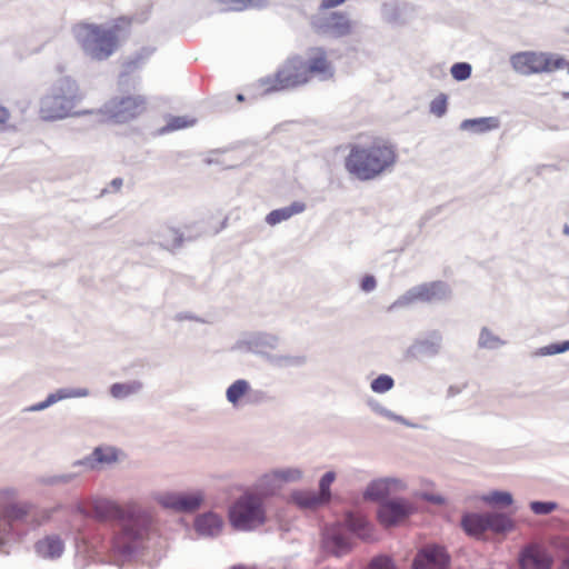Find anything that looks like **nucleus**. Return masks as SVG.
Wrapping results in <instances>:
<instances>
[{
    "label": "nucleus",
    "instance_id": "37",
    "mask_svg": "<svg viewBox=\"0 0 569 569\" xmlns=\"http://www.w3.org/2000/svg\"><path fill=\"white\" fill-rule=\"evenodd\" d=\"M79 476H80V472L67 471V472H61V473H57V475L42 476L39 479V482L41 485H46V486L67 485V483L72 482Z\"/></svg>",
    "mask_w": 569,
    "mask_h": 569
},
{
    "label": "nucleus",
    "instance_id": "1",
    "mask_svg": "<svg viewBox=\"0 0 569 569\" xmlns=\"http://www.w3.org/2000/svg\"><path fill=\"white\" fill-rule=\"evenodd\" d=\"M91 509V517L98 520L120 521V530L112 535L106 546L114 557H130L150 536L153 520L143 509L123 510L116 501L107 498H93Z\"/></svg>",
    "mask_w": 569,
    "mask_h": 569
},
{
    "label": "nucleus",
    "instance_id": "31",
    "mask_svg": "<svg viewBox=\"0 0 569 569\" xmlns=\"http://www.w3.org/2000/svg\"><path fill=\"white\" fill-rule=\"evenodd\" d=\"M507 342L495 333L490 328L482 327L478 337V347L486 350H498L503 347Z\"/></svg>",
    "mask_w": 569,
    "mask_h": 569
},
{
    "label": "nucleus",
    "instance_id": "28",
    "mask_svg": "<svg viewBox=\"0 0 569 569\" xmlns=\"http://www.w3.org/2000/svg\"><path fill=\"white\" fill-rule=\"evenodd\" d=\"M249 391V381L246 379H238L227 388L226 398L233 408H238L241 398H243Z\"/></svg>",
    "mask_w": 569,
    "mask_h": 569
},
{
    "label": "nucleus",
    "instance_id": "35",
    "mask_svg": "<svg viewBox=\"0 0 569 569\" xmlns=\"http://www.w3.org/2000/svg\"><path fill=\"white\" fill-rule=\"evenodd\" d=\"M388 496L389 492L385 478H378L370 481L363 491V497L373 501H383Z\"/></svg>",
    "mask_w": 569,
    "mask_h": 569
},
{
    "label": "nucleus",
    "instance_id": "61",
    "mask_svg": "<svg viewBox=\"0 0 569 569\" xmlns=\"http://www.w3.org/2000/svg\"><path fill=\"white\" fill-rule=\"evenodd\" d=\"M9 119L8 109H0V130L4 128L6 122Z\"/></svg>",
    "mask_w": 569,
    "mask_h": 569
},
{
    "label": "nucleus",
    "instance_id": "56",
    "mask_svg": "<svg viewBox=\"0 0 569 569\" xmlns=\"http://www.w3.org/2000/svg\"><path fill=\"white\" fill-rule=\"evenodd\" d=\"M419 497L422 499V500H426V501H429V502H432L435 505H443L445 503V498L440 495H433V493H427V492H422L419 495Z\"/></svg>",
    "mask_w": 569,
    "mask_h": 569
},
{
    "label": "nucleus",
    "instance_id": "50",
    "mask_svg": "<svg viewBox=\"0 0 569 569\" xmlns=\"http://www.w3.org/2000/svg\"><path fill=\"white\" fill-rule=\"evenodd\" d=\"M549 545L558 551L569 553V538L565 536H552Z\"/></svg>",
    "mask_w": 569,
    "mask_h": 569
},
{
    "label": "nucleus",
    "instance_id": "3",
    "mask_svg": "<svg viewBox=\"0 0 569 569\" xmlns=\"http://www.w3.org/2000/svg\"><path fill=\"white\" fill-rule=\"evenodd\" d=\"M131 23L132 20L128 17L116 19L109 28L80 23L74 28V37L88 54L103 60L117 50L120 39L129 33Z\"/></svg>",
    "mask_w": 569,
    "mask_h": 569
},
{
    "label": "nucleus",
    "instance_id": "26",
    "mask_svg": "<svg viewBox=\"0 0 569 569\" xmlns=\"http://www.w3.org/2000/svg\"><path fill=\"white\" fill-rule=\"evenodd\" d=\"M143 385L139 380H131L127 382H116L110 386V395L118 400L126 399L130 396L139 393Z\"/></svg>",
    "mask_w": 569,
    "mask_h": 569
},
{
    "label": "nucleus",
    "instance_id": "10",
    "mask_svg": "<svg viewBox=\"0 0 569 569\" xmlns=\"http://www.w3.org/2000/svg\"><path fill=\"white\" fill-rule=\"evenodd\" d=\"M443 346V336L439 330H430L417 337L407 348L406 355L416 360L437 357Z\"/></svg>",
    "mask_w": 569,
    "mask_h": 569
},
{
    "label": "nucleus",
    "instance_id": "5",
    "mask_svg": "<svg viewBox=\"0 0 569 569\" xmlns=\"http://www.w3.org/2000/svg\"><path fill=\"white\" fill-rule=\"evenodd\" d=\"M512 68L520 74L552 73L563 70L567 60L563 56L545 51H522L511 56Z\"/></svg>",
    "mask_w": 569,
    "mask_h": 569
},
{
    "label": "nucleus",
    "instance_id": "59",
    "mask_svg": "<svg viewBox=\"0 0 569 569\" xmlns=\"http://www.w3.org/2000/svg\"><path fill=\"white\" fill-rule=\"evenodd\" d=\"M49 407L46 405V400L34 403L30 407H27L23 411L26 412H36V411H42L48 409Z\"/></svg>",
    "mask_w": 569,
    "mask_h": 569
},
{
    "label": "nucleus",
    "instance_id": "33",
    "mask_svg": "<svg viewBox=\"0 0 569 569\" xmlns=\"http://www.w3.org/2000/svg\"><path fill=\"white\" fill-rule=\"evenodd\" d=\"M347 528L356 533L361 539H367L369 536L368 521L366 517L359 513L349 512L345 519Z\"/></svg>",
    "mask_w": 569,
    "mask_h": 569
},
{
    "label": "nucleus",
    "instance_id": "47",
    "mask_svg": "<svg viewBox=\"0 0 569 569\" xmlns=\"http://www.w3.org/2000/svg\"><path fill=\"white\" fill-rule=\"evenodd\" d=\"M62 393V399H73V398H86L90 396V390L84 387H78V388H60Z\"/></svg>",
    "mask_w": 569,
    "mask_h": 569
},
{
    "label": "nucleus",
    "instance_id": "64",
    "mask_svg": "<svg viewBox=\"0 0 569 569\" xmlns=\"http://www.w3.org/2000/svg\"><path fill=\"white\" fill-rule=\"evenodd\" d=\"M447 109H431V111L438 117H442L446 113Z\"/></svg>",
    "mask_w": 569,
    "mask_h": 569
},
{
    "label": "nucleus",
    "instance_id": "42",
    "mask_svg": "<svg viewBox=\"0 0 569 569\" xmlns=\"http://www.w3.org/2000/svg\"><path fill=\"white\" fill-rule=\"evenodd\" d=\"M156 501L163 508L171 509L173 511L179 510V492L167 491L156 496Z\"/></svg>",
    "mask_w": 569,
    "mask_h": 569
},
{
    "label": "nucleus",
    "instance_id": "36",
    "mask_svg": "<svg viewBox=\"0 0 569 569\" xmlns=\"http://www.w3.org/2000/svg\"><path fill=\"white\" fill-rule=\"evenodd\" d=\"M221 12L243 11L254 7L260 0H216Z\"/></svg>",
    "mask_w": 569,
    "mask_h": 569
},
{
    "label": "nucleus",
    "instance_id": "24",
    "mask_svg": "<svg viewBox=\"0 0 569 569\" xmlns=\"http://www.w3.org/2000/svg\"><path fill=\"white\" fill-rule=\"evenodd\" d=\"M461 527L470 536H480L487 530V513H466Z\"/></svg>",
    "mask_w": 569,
    "mask_h": 569
},
{
    "label": "nucleus",
    "instance_id": "41",
    "mask_svg": "<svg viewBox=\"0 0 569 569\" xmlns=\"http://www.w3.org/2000/svg\"><path fill=\"white\" fill-rule=\"evenodd\" d=\"M30 503H12L4 509V517L10 520H20L29 513Z\"/></svg>",
    "mask_w": 569,
    "mask_h": 569
},
{
    "label": "nucleus",
    "instance_id": "21",
    "mask_svg": "<svg viewBox=\"0 0 569 569\" xmlns=\"http://www.w3.org/2000/svg\"><path fill=\"white\" fill-rule=\"evenodd\" d=\"M306 210V204L300 201H295L290 206L282 207L270 211L266 216V223L269 226H276L283 221L289 220L295 214L302 213Z\"/></svg>",
    "mask_w": 569,
    "mask_h": 569
},
{
    "label": "nucleus",
    "instance_id": "13",
    "mask_svg": "<svg viewBox=\"0 0 569 569\" xmlns=\"http://www.w3.org/2000/svg\"><path fill=\"white\" fill-rule=\"evenodd\" d=\"M519 563L521 569H551L553 557L546 549L531 545L522 550Z\"/></svg>",
    "mask_w": 569,
    "mask_h": 569
},
{
    "label": "nucleus",
    "instance_id": "43",
    "mask_svg": "<svg viewBox=\"0 0 569 569\" xmlns=\"http://www.w3.org/2000/svg\"><path fill=\"white\" fill-rule=\"evenodd\" d=\"M482 500L490 505H502V506H509L512 503V495L508 491H492L486 496L482 497Z\"/></svg>",
    "mask_w": 569,
    "mask_h": 569
},
{
    "label": "nucleus",
    "instance_id": "58",
    "mask_svg": "<svg viewBox=\"0 0 569 569\" xmlns=\"http://www.w3.org/2000/svg\"><path fill=\"white\" fill-rule=\"evenodd\" d=\"M347 0H322L319 8L321 10H327V9H331V8H335V7H338V6H341L346 2Z\"/></svg>",
    "mask_w": 569,
    "mask_h": 569
},
{
    "label": "nucleus",
    "instance_id": "39",
    "mask_svg": "<svg viewBox=\"0 0 569 569\" xmlns=\"http://www.w3.org/2000/svg\"><path fill=\"white\" fill-rule=\"evenodd\" d=\"M161 237H162L161 244L164 248L170 249V250L181 247V244L183 242L182 234L177 229H173V228L164 229Z\"/></svg>",
    "mask_w": 569,
    "mask_h": 569
},
{
    "label": "nucleus",
    "instance_id": "11",
    "mask_svg": "<svg viewBox=\"0 0 569 569\" xmlns=\"http://www.w3.org/2000/svg\"><path fill=\"white\" fill-rule=\"evenodd\" d=\"M450 556L438 545H429L418 551L412 569H449Z\"/></svg>",
    "mask_w": 569,
    "mask_h": 569
},
{
    "label": "nucleus",
    "instance_id": "51",
    "mask_svg": "<svg viewBox=\"0 0 569 569\" xmlns=\"http://www.w3.org/2000/svg\"><path fill=\"white\" fill-rule=\"evenodd\" d=\"M369 569H393V563L390 558L379 556L370 561Z\"/></svg>",
    "mask_w": 569,
    "mask_h": 569
},
{
    "label": "nucleus",
    "instance_id": "48",
    "mask_svg": "<svg viewBox=\"0 0 569 569\" xmlns=\"http://www.w3.org/2000/svg\"><path fill=\"white\" fill-rule=\"evenodd\" d=\"M385 480L388 487L389 496L401 492L407 489V483L403 479L396 477H386Z\"/></svg>",
    "mask_w": 569,
    "mask_h": 569
},
{
    "label": "nucleus",
    "instance_id": "62",
    "mask_svg": "<svg viewBox=\"0 0 569 569\" xmlns=\"http://www.w3.org/2000/svg\"><path fill=\"white\" fill-rule=\"evenodd\" d=\"M446 104H447V97L445 94H440L437 99H435L431 107H446Z\"/></svg>",
    "mask_w": 569,
    "mask_h": 569
},
{
    "label": "nucleus",
    "instance_id": "32",
    "mask_svg": "<svg viewBox=\"0 0 569 569\" xmlns=\"http://www.w3.org/2000/svg\"><path fill=\"white\" fill-rule=\"evenodd\" d=\"M368 406L369 408L377 415L390 420V421H395V422H398V423H401L406 427H409V428H419L418 425L409 421L408 419H406L405 417L400 416V415H397L396 412L389 410L388 408H386L385 406H382L379 401L377 400H369L368 401Z\"/></svg>",
    "mask_w": 569,
    "mask_h": 569
},
{
    "label": "nucleus",
    "instance_id": "52",
    "mask_svg": "<svg viewBox=\"0 0 569 569\" xmlns=\"http://www.w3.org/2000/svg\"><path fill=\"white\" fill-rule=\"evenodd\" d=\"M173 320L177 322H183V321H196L199 323H204L206 321L198 317L197 315L190 312V311H180L177 312L173 317Z\"/></svg>",
    "mask_w": 569,
    "mask_h": 569
},
{
    "label": "nucleus",
    "instance_id": "14",
    "mask_svg": "<svg viewBox=\"0 0 569 569\" xmlns=\"http://www.w3.org/2000/svg\"><path fill=\"white\" fill-rule=\"evenodd\" d=\"M323 548L337 557L348 552L351 548L349 537L341 525L326 528L322 537Z\"/></svg>",
    "mask_w": 569,
    "mask_h": 569
},
{
    "label": "nucleus",
    "instance_id": "17",
    "mask_svg": "<svg viewBox=\"0 0 569 569\" xmlns=\"http://www.w3.org/2000/svg\"><path fill=\"white\" fill-rule=\"evenodd\" d=\"M193 526L200 537L214 538L220 535L223 521L222 518L214 512H204L196 518Z\"/></svg>",
    "mask_w": 569,
    "mask_h": 569
},
{
    "label": "nucleus",
    "instance_id": "25",
    "mask_svg": "<svg viewBox=\"0 0 569 569\" xmlns=\"http://www.w3.org/2000/svg\"><path fill=\"white\" fill-rule=\"evenodd\" d=\"M72 109H39V118L44 121H57L69 117H81L93 114V110L83 109L71 111Z\"/></svg>",
    "mask_w": 569,
    "mask_h": 569
},
{
    "label": "nucleus",
    "instance_id": "6",
    "mask_svg": "<svg viewBox=\"0 0 569 569\" xmlns=\"http://www.w3.org/2000/svg\"><path fill=\"white\" fill-rule=\"evenodd\" d=\"M305 69L306 62L301 58L289 59L273 77L260 81L259 92L267 94L307 83L309 79Z\"/></svg>",
    "mask_w": 569,
    "mask_h": 569
},
{
    "label": "nucleus",
    "instance_id": "12",
    "mask_svg": "<svg viewBox=\"0 0 569 569\" xmlns=\"http://www.w3.org/2000/svg\"><path fill=\"white\" fill-rule=\"evenodd\" d=\"M120 451L111 446H100L84 458L72 463L73 468H82L84 471L99 470L102 467L111 466L119 460Z\"/></svg>",
    "mask_w": 569,
    "mask_h": 569
},
{
    "label": "nucleus",
    "instance_id": "30",
    "mask_svg": "<svg viewBox=\"0 0 569 569\" xmlns=\"http://www.w3.org/2000/svg\"><path fill=\"white\" fill-rule=\"evenodd\" d=\"M515 528L512 519L502 513L489 512L487 513V530L496 533H503Z\"/></svg>",
    "mask_w": 569,
    "mask_h": 569
},
{
    "label": "nucleus",
    "instance_id": "18",
    "mask_svg": "<svg viewBox=\"0 0 569 569\" xmlns=\"http://www.w3.org/2000/svg\"><path fill=\"white\" fill-rule=\"evenodd\" d=\"M37 555L42 559L56 560L64 551V542L58 535H49L34 545Z\"/></svg>",
    "mask_w": 569,
    "mask_h": 569
},
{
    "label": "nucleus",
    "instance_id": "4",
    "mask_svg": "<svg viewBox=\"0 0 569 569\" xmlns=\"http://www.w3.org/2000/svg\"><path fill=\"white\" fill-rule=\"evenodd\" d=\"M280 338L276 333L268 331H250L242 333L232 350L252 353L264 360L269 366L277 369H286L300 367L306 362L305 357L288 353H274L278 348Z\"/></svg>",
    "mask_w": 569,
    "mask_h": 569
},
{
    "label": "nucleus",
    "instance_id": "54",
    "mask_svg": "<svg viewBox=\"0 0 569 569\" xmlns=\"http://www.w3.org/2000/svg\"><path fill=\"white\" fill-rule=\"evenodd\" d=\"M226 150H212L208 153L206 158V162L208 164H224L226 167H232L233 164H227L223 160L220 159V156L224 153Z\"/></svg>",
    "mask_w": 569,
    "mask_h": 569
},
{
    "label": "nucleus",
    "instance_id": "55",
    "mask_svg": "<svg viewBox=\"0 0 569 569\" xmlns=\"http://www.w3.org/2000/svg\"><path fill=\"white\" fill-rule=\"evenodd\" d=\"M146 101L142 97H126L121 100L120 104L121 107H140L141 104H144Z\"/></svg>",
    "mask_w": 569,
    "mask_h": 569
},
{
    "label": "nucleus",
    "instance_id": "7",
    "mask_svg": "<svg viewBox=\"0 0 569 569\" xmlns=\"http://www.w3.org/2000/svg\"><path fill=\"white\" fill-rule=\"evenodd\" d=\"M229 517L236 529L251 530L264 521L263 500L254 492H244L230 508Z\"/></svg>",
    "mask_w": 569,
    "mask_h": 569
},
{
    "label": "nucleus",
    "instance_id": "15",
    "mask_svg": "<svg viewBox=\"0 0 569 569\" xmlns=\"http://www.w3.org/2000/svg\"><path fill=\"white\" fill-rule=\"evenodd\" d=\"M308 79L313 76H319L322 79H328L333 76L331 62L328 60L327 52L322 48H312L309 52L306 69Z\"/></svg>",
    "mask_w": 569,
    "mask_h": 569
},
{
    "label": "nucleus",
    "instance_id": "9",
    "mask_svg": "<svg viewBox=\"0 0 569 569\" xmlns=\"http://www.w3.org/2000/svg\"><path fill=\"white\" fill-rule=\"evenodd\" d=\"M416 511V505L405 498L385 499L378 508L377 516L382 526L393 527L407 520Z\"/></svg>",
    "mask_w": 569,
    "mask_h": 569
},
{
    "label": "nucleus",
    "instance_id": "19",
    "mask_svg": "<svg viewBox=\"0 0 569 569\" xmlns=\"http://www.w3.org/2000/svg\"><path fill=\"white\" fill-rule=\"evenodd\" d=\"M254 493L262 500L279 493L282 489L274 469L261 475L253 485Z\"/></svg>",
    "mask_w": 569,
    "mask_h": 569
},
{
    "label": "nucleus",
    "instance_id": "16",
    "mask_svg": "<svg viewBox=\"0 0 569 569\" xmlns=\"http://www.w3.org/2000/svg\"><path fill=\"white\" fill-rule=\"evenodd\" d=\"M315 28L323 33H330L333 37H346L352 31V22L348 14L335 11L322 23H315Z\"/></svg>",
    "mask_w": 569,
    "mask_h": 569
},
{
    "label": "nucleus",
    "instance_id": "63",
    "mask_svg": "<svg viewBox=\"0 0 569 569\" xmlns=\"http://www.w3.org/2000/svg\"><path fill=\"white\" fill-rule=\"evenodd\" d=\"M123 184V180L121 178H114L111 182H110V187L113 189V190H119Z\"/></svg>",
    "mask_w": 569,
    "mask_h": 569
},
{
    "label": "nucleus",
    "instance_id": "2",
    "mask_svg": "<svg viewBox=\"0 0 569 569\" xmlns=\"http://www.w3.org/2000/svg\"><path fill=\"white\" fill-rule=\"evenodd\" d=\"M398 161L397 148L388 140L377 138L368 143L351 144L345 160L349 174L360 181H372L393 171Z\"/></svg>",
    "mask_w": 569,
    "mask_h": 569
},
{
    "label": "nucleus",
    "instance_id": "46",
    "mask_svg": "<svg viewBox=\"0 0 569 569\" xmlns=\"http://www.w3.org/2000/svg\"><path fill=\"white\" fill-rule=\"evenodd\" d=\"M558 505L553 501H532L530 502V509L536 515H549L556 510Z\"/></svg>",
    "mask_w": 569,
    "mask_h": 569
},
{
    "label": "nucleus",
    "instance_id": "57",
    "mask_svg": "<svg viewBox=\"0 0 569 569\" xmlns=\"http://www.w3.org/2000/svg\"><path fill=\"white\" fill-rule=\"evenodd\" d=\"M44 400H46V405L48 407H51L59 401H62L63 399H62L61 390L58 389L54 392L49 393Z\"/></svg>",
    "mask_w": 569,
    "mask_h": 569
},
{
    "label": "nucleus",
    "instance_id": "27",
    "mask_svg": "<svg viewBox=\"0 0 569 569\" xmlns=\"http://www.w3.org/2000/svg\"><path fill=\"white\" fill-rule=\"evenodd\" d=\"M204 501V493L201 490L192 492H179L178 512H193L201 507Z\"/></svg>",
    "mask_w": 569,
    "mask_h": 569
},
{
    "label": "nucleus",
    "instance_id": "40",
    "mask_svg": "<svg viewBox=\"0 0 569 569\" xmlns=\"http://www.w3.org/2000/svg\"><path fill=\"white\" fill-rule=\"evenodd\" d=\"M395 387V380L391 376L382 373L370 382V389L375 393H386Z\"/></svg>",
    "mask_w": 569,
    "mask_h": 569
},
{
    "label": "nucleus",
    "instance_id": "20",
    "mask_svg": "<svg viewBox=\"0 0 569 569\" xmlns=\"http://www.w3.org/2000/svg\"><path fill=\"white\" fill-rule=\"evenodd\" d=\"M290 501L303 510H317L327 505L316 491L303 489L293 490L290 493Z\"/></svg>",
    "mask_w": 569,
    "mask_h": 569
},
{
    "label": "nucleus",
    "instance_id": "38",
    "mask_svg": "<svg viewBox=\"0 0 569 569\" xmlns=\"http://www.w3.org/2000/svg\"><path fill=\"white\" fill-rule=\"evenodd\" d=\"M337 475L335 471L323 473L318 482L319 491L317 492L328 505L332 499L331 485L335 482Z\"/></svg>",
    "mask_w": 569,
    "mask_h": 569
},
{
    "label": "nucleus",
    "instance_id": "53",
    "mask_svg": "<svg viewBox=\"0 0 569 569\" xmlns=\"http://www.w3.org/2000/svg\"><path fill=\"white\" fill-rule=\"evenodd\" d=\"M377 288V280L372 274H366L361 281H360V289L366 292L370 293L375 291Z\"/></svg>",
    "mask_w": 569,
    "mask_h": 569
},
{
    "label": "nucleus",
    "instance_id": "8",
    "mask_svg": "<svg viewBox=\"0 0 569 569\" xmlns=\"http://www.w3.org/2000/svg\"><path fill=\"white\" fill-rule=\"evenodd\" d=\"M451 288L445 281L425 282L411 287L399 296L390 306V310L403 309L417 302L437 303L451 298Z\"/></svg>",
    "mask_w": 569,
    "mask_h": 569
},
{
    "label": "nucleus",
    "instance_id": "44",
    "mask_svg": "<svg viewBox=\"0 0 569 569\" xmlns=\"http://www.w3.org/2000/svg\"><path fill=\"white\" fill-rule=\"evenodd\" d=\"M569 351V340L555 342L538 349V356H555Z\"/></svg>",
    "mask_w": 569,
    "mask_h": 569
},
{
    "label": "nucleus",
    "instance_id": "22",
    "mask_svg": "<svg viewBox=\"0 0 569 569\" xmlns=\"http://www.w3.org/2000/svg\"><path fill=\"white\" fill-rule=\"evenodd\" d=\"M500 121L497 117H481L475 119H467L460 123V129L463 131H471L473 133H483L497 129Z\"/></svg>",
    "mask_w": 569,
    "mask_h": 569
},
{
    "label": "nucleus",
    "instance_id": "23",
    "mask_svg": "<svg viewBox=\"0 0 569 569\" xmlns=\"http://www.w3.org/2000/svg\"><path fill=\"white\" fill-rule=\"evenodd\" d=\"M166 126L158 129V134H166L169 132H173L177 130L187 129L193 127L198 118L192 114H183V116H167L166 117Z\"/></svg>",
    "mask_w": 569,
    "mask_h": 569
},
{
    "label": "nucleus",
    "instance_id": "49",
    "mask_svg": "<svg viewBox=\"0 0 569 569\" xmlns=\"http://www.w3.org/2000/svg\"><path fill=\"white\" fill-rule=\"evenodd\" d=\"M560 109H552L551 113L548 116L551 118V122L547 123V127L552 130H560L569 128V121L562 120L561 114H559Z\"/></svg>",
    "mask_w": 569,
    "mask_h": 569
},
{
    "label": "nucleus",
    "instance_id": "60",
    "mask_svg": "<svg viewBox=\"0 0 569 569\" xmlns=\"http://www.w3.org/2000/svg\"><path fill=\"white\" fill-rule=\"evenodd\" d=\"M74 511L86 517H91V512L81 502L74 505Z\"/></svg>",
    "mask_w": 569,
    "mask_h": 569
},
{
    "label": "nucleus",
    "instance_id": "34",
    "mask_svg": "<svg viewBox=\"0 0 569 569\" xmlns=\"http://www.w3.org/2000/svg\"><path fill=\"white\" fill-rule=\"evenodd\" d=\"M281 487L289 483H298L305 479V470L297 466L276 468Z\"/></svg>",
    "mask_w": 569,
    "mask_h": 569
},
{
    "label": "nucleus",
    "instance_id": "29",
    "mask_svg": "<svg viewBox=\"0 0 569 569\" xmlns=\"http://www.w3.org/2000/svg\"><path fill=\"white\" fill-rule=\"evenodd\" d=\"M134 109H98V121L123 123L136 117Z\"/></svg>",
    "mask_w": 569,
    "mask_h": 569
},
{
    "label": "nucleus",
    "instance_id": "45",
    "mask_svg": "<svg viewBox=\"0 0 569 569\" xmlns=\"http://www.w3.org/2000/svg\"><path fill=\"white\" fill-rule=\"evenodd\" d=\"M450 73L457 81L467 80L471 74V66L467 62L455 63L450 69Z\"/></svg>",
    "mask_w": 569,
    "mask_h": 569
}]
</instances>
